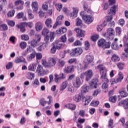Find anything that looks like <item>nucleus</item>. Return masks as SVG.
<instances>
[{"instance_id":"1","label":"nucleus","mask_w":128,"mask_h":128,"mask_svg":"<svg viewBox=\"0 0 128 128\" xmlns=\"http://www.w3.org/2000/svg\"><path fill=\"white\" fill-rule=\"evenodd\" d=\"M98 68L101 74V80L108 82V79L106 78V72H108V70H106V67L103 66L102 65H99L98 66Z\"/></svg>"},{"instance_id":"2","label":"nucleus","mask_w":128,"mask_h":128,"mask_svg":"<svg viewBox=\"0 0 128 128\" xmlns=\"http://www.w3.org/2000/svg\"><path fill=\"white\" fill-rule=\"evenodd\" d=\"M116 10H118V6L114 5L112 7H111L110 10H108V14H111V16H107V22L109 23L110 22H112V16L116 14Z\"/></svg>"},{"instance_id":"3","label":"nucleus","mask_w":128,"mask_h":128,"mask_svg":"<svg viewBox=\"0 0 128 128\" xmlns=\"http://www.w3.org/2000/svg\"><path fill=\"white\" fill-rule=\"evenodd\" d=\"M114 30L112 28H108L107 32L104 34V36L106 38V40H114Z\"/></svg>"},{"instance_id":"4","label":"nucleus","mask_w":128,"mask_h":128,"mask_svg":"<svg viewBox=\"0 0 128 128\" xmlns=\"http://www.w3.org/2000/svg\"><path fill=\"white\" fill-rule=\"evenodd\" d=\"M98 46L102 48L104 50L110 48V42H106V40L104 39H101L98 41Z\"/></svg>"},{"instance_id":"5","label":"nucleus","mask_w":128,"mask_h":128,"mask_svg":"<svg viewBox=\"0 0 128 128\" xmlns=\"http://www.w3.org/2000/svg\"><path fill=\"white\" fill-rule=\"evenodd\" d=\"M82 54V49L80 48H75L72 50L70 55L72 56H78Z\"/></svg>"},{"instance_id":"6","label":"nucleus","mask_w":128,"mask_h":128,"mask_svg":"<svg viewBox=\"0 0 128 128\" xmlns=\"http://www.w3.org/2000/svg\"><path fill=\"white\" fill-rule=\"evenodd\" d=\"M36 72L38 74L39 76H44L45 74H46V71L44 69V68L42 65H38Z\"/></svg>"},{"instance_id":"7","label":"nucleus","mask_w":128,"mask_h":128,"mask_svg":"<svg viewBox=\"0 0 128 128\" xmlns=\"http://www.w3.org/2000/svg\"><path fill=\"white\" fill-rule=\"evenodd\" d=\"M54 76V82L56 84H58V82H60L62 80H66V74L64 73H61L59 74H55Z\"/></svg>"},{"instance_id":"8","label":"nucleus","mask_w":128,"mask_h":128,"mask_svg":"<svg viewBox=\"0 0 128 128\" xmlns=\"http://www.w3.org/2000/svg\"><path fill=\"white\" fill-rule=\"evenodd\" d=\"M54 32H50V36H45L44 38V40L45 42V44H50V42H54Z\"/></svg>"},{"instance_id":"9","label":"nucleus","mask_w":128,"mask_h":128,"mask_svg":"<svg viewBox=\"0 0 128 128\" xmlns=\"http://www.w3.org/2000/svg\"><path fill=\"white\" fill-rule=\"evenodd\" d=\"M118 78L116 79H114L112 80V82H111V84H118V82H121L122 80H124V74H122V72H120L118 74Z\"/></svg>"},{"instance_id":"10","label":"nucleus","mask_w":128,"mask_h":128,"mask_svg":"<svg viewBox=\"0 0 128 128\" xmlns=\"http://www.w3.org/2000/svg\"><path fill=\"white\" fill-rule=\"evenodd\" d=\"M82 18L84 20V22H86V24H92L94 20L92 17L88 15H83Z\"/></svg>"},{"instance_id":"11","label":"nucleus","mask_w":128,"mask_h":128,"mask_svg":"<svg viewBox=\"0 0 128 128\" xmlns=\"http://www.w3.org/2000/svg\"><path fill=\"white\" fill-rule=\"evenodd\" d=\"M72 84L74 88H78L82 84V81L80 77H76L74 80H72Z\"/></svg>"},{"instance_id":"12","label":"nucleus","mask_w":128,"mask_h":128,"mask_svg":"<svg viewBox=\"0 0 128 128\" xmlns=\"http://www.w3.org/2000/svg\"><path fill=\"white\" fill-rule=\"evenodd\" d=\"M57 50H62L64 48V44H62L60 41L56 40L52 44Z\"/></svg>"},{"instance_id":"13","label":"nucleus","mask_w":128,"mask_h":128,"mask_svg":"<svg viewBox=\"0 0 128 128\" xmlns=\"http://www.w3.org/2000/svg\"><path fill=\"white\" fill-rule=\"evenodd\" d=\"M86 74V81L88 82L94 76V72H92V70H90L85 72Z\"/></svg>"},{"instance_id":"14","label":"nucleus","mask_w":128,"mask_h":128,"mask_svg":"<svg viewBox=\"0 0 128 128\" xmlns=\"http://www.w3.org/2000/svg\"><path fill=\"white\" fill-rule=\"evenodd\" d=\"M74 30L77 34L76 36L78 38H84V35L86 34V32L84 30L78 28H75Z\"/></svg>"},{"instance_id":"15","label":"nucleus","mask_w":128,"mask_h":128,"mask_svg":"<svg viewBox=\"0 0 128 128\" xmlns=\"http://www.w3.org/2000/svg\"><path fill=\"white\" fill-rule=\"evenodd\" d=\"M118 106H122L124 110H128V98H126L120 102L118 103Z\"/></svg>"},{"instance_id":"16","label":"nucleus","mask_w":128,"mask_h":128,"mask_svg":"<svg viewBox=\"0 0 128 128\" xmlns=\"http://www.w3.org/2000/svg\"><path fill=\"white\" fill-rule=\"evenodd\" d=\"M48 62L49 64V68H52V66H56V61L54 58H50Z\"/></svg>"},{"instance_id":"17","label":"nucleus","mask_w":128,"mask_h":128,"mask_svg":"<svg viewBox=\"0 0 128 128\" xmlns=\"http://www.w3.org/2000/svg\"><path fill=\"white\" fill-rule=\"evenodd\" d=\"M14 5L18 6H20L18 7V10H22L24 8V1L22 0H17L14 2Z\"/></svg>"},{"instance_id":"18","label":"nucleus","mask_w":128,"mask_h":128,"mask_svg":"<svg viewBox=\"0 0 128 128\" xmlns=\"http://www.w3.org/2000/svg\"><path fill=\"white\" fill-rule=\"evenodd\" d=\"M98 82V80L97 79L92 80L90 83V88H96Z\"/></svg>"},{"instance_id":"19","label":"nucleus","mask_w":128,"mask_h":128,"mask_svg":"<svg viewBox=\"0 0 128 128\" xmlns=\"http://www.w3.org/2000/svg\"><path fill=\"white\" fill-rule=\"evenodd\" d=\"M73 12L71 13L70 16L72 18H76L77 14L78 12V8L76 7H74L72 8Z\"/></svg>"},{"instance_id":"20","label":"nucleus","mask_w":128,"mask_h":128,"mask_svg":"<svg viewBox=\"0 0 128 128\" xmlns=\"http://www.w3.org/2000/svg\"><path fill=\"white\" fill-rule=\"evenodd\" d=\"M74 66H68L64 68V72L66 74H70V72H74Z\"/></svg>"},{"instance_id":"21","label":"nucleus","mask_w":128,"mask_h":128,"mask_svg":"<svg viewBox=\"0 0 128 128\" xmlns=\"http://www.w3.org/2000/svg\"><path fill=\"white\" fill-rule=\"evenodd\" d=\"M57 64L59 68H64L66 66V61L62 58L58 59Z\"/></svg>"},{"instance_id":"22","label":"nucleus","mask_w":128,"mask_h":128,"mask_svg":"<svg viewBox=\"0 0 128 128\" xmlns=\"http://www.w3.org/2000/svg\"><path fill=\"white\" fill-rule=\"evenodd\" d=\"M15 62L16 64H20V62H24V64L26 63V59L22 56L17 57L15 60Z\"/></svg>"},{"instance_id":"23","label":"nucleus","mask_w":128,"mask_h":128,"mask_svg":"<svg viewBox=\"0 0 128 128\" xmlns=\"http://www.w3.org/2000/svg\"><path fill=\"white\" fill-rule=\"evenodd\" d=\"M111 60L114 62H120V56L114 54L111 57Z\"/></svg>"},{"instance_id":"24","label":"nucleus","mask_w":128,"mask_h":128,"mask_svg":"<svg viewBox=\"0 0 128 128\" xmlns=\"http://www.w3.org/2000/svg\"><path fill=\"white\" fill-rule=\"evenodd\" d=\"M32 6L33 9V12H38V2H33L32 4Z\"/></svg>"},{"instance_id":"25","label":"nucleus","mask_w":128,"mask_h":128,"mask_svg":"<svg viewBox=\"0 0 128 128\" xmlns=\"http://www.w3.org/2000/svg\"><path fill=\"white\" fill-rule=\"evenodd\" d=\"M35 28L37 32H40L42 30V24L40 22H37L36 24Z\"/></svg>"},{"instance_id":"26","label":"nucleus","mask_w":128,"mask_h":128,"mask_svg":"<svg viewBox=\"0 0 128 128\" xmlns=\"http://www.w3.org/2000/svg\"><path fill=\"white\" fill-rule=\"evenodd\" d=\"M118 92L122 98H126L128 96V93L126 90H119Z\"/></svg>"},{"instance_id":"27","label":"nucleus","mask_w":128,"mask_h":128,"mask_svg":"<svg viewBox=\"0 0 128 128\" xmlns=\"http://www.w3.org/2000/svg\"><path fill=\"white\" fill-rule=\"evenodd\" d=\"M66 86H68V81H64L60 86V92H62L63 90H64L66 88Z\"/></svg>"},{"instance_id":"28","label":"nucleus","mask_w":128,"mask_h":128,"mask_svg":"<svg viewBox=\"0 0 128 128\" xmlns=\"http://www.w3.org/2000/svg\"><path fill=\"white\" fill-rule=\"evenodd\" d=\"M45 24L48 28H52V18H48L46 19Z\"/></svg>"},{"instance_id":"29","label":"nucleus","mask_w":128,"mask_h":128,"mask_svg":"<svg viewBox=\"0 0 128 128\" xmlns=\"http://www.w3.org/2000/svg\"><path fill=\"white\" fill-rule=\"evenodd\" d=\"M36 68V64H33L28 66V70L31 72H34Z\"/></svg>"},{"instance_id":"30","label":"nucleus","mask_w":128,"mask_h":128,"mask_svg":"<svg viewBox=\"0 0 128 128\" xmlns=\"http://www.w3.org/2000/svg\"><path fill=\"white\" fill-rule=\"evenodd\" d=\"M86 58L88 64H90L94 61V56H92L87 55Z\"/></svg>"},{"instance_id":"31","label":"nucleus","mask_w":128,"mask_h":128,"mask_svg":"<svg viewBox=\"0 0 128 128\" xmlns=\"http://www.w3.org/2000/svg\"><path fill=\"white\" fill-rule=\"evenodd\" d=\"M82 88V92H84L86 94V92H88V90H90V86L85 85Z\"/></svg>"},{"instance_id":"32","label":"nucleus","mask_w":128,"mask_h":128,"mask_svg":"<svg viewBox=\"0 0 128 128\" xmlns=\"http://www.w3.org/2000/svg\"><path fill=\"white\" fill-rule=\"evenodd\" d=\"M14 14H16V10H12L8 12L7 16L8 18H12L14 16Z\"/></svg>"},{"instance_id":"33","label":"nucleus","mask_w":128,"mask_h":128,"mask_svg":"<svg viewBox=\"0 0 128 128\" xmlns=\"http://www.w3.org/2000/svg\"><path fill=\"white\" fill-rule=\"evenodd\" d=\"M68 30V29L66 28H60L58 30V32L60 34H66Z\"/></svg>"},{"instance_id":"34","label":"nucleus","mask_w":128,"mask_h":128,"mask_svg":"<svg viewBox=\"0 0 128 128\" xmlns=\"http://www.w3.org/2000/svg\"><path fill=\"white\" fill-rule=\"evenodd\" d=\"M62 20H64V16H60L57 18L56 22L58 23V24H62Z\"/></svg>"},{"instance_id":"35","label":"nucleus","mask_w":128,"mask_h":128,"mask_svg":"<svg viewBox=\"0 0 128 128\" xmlns=\"http://www.w3.org/2000/svg\"><path fill=\"white\" fill-rule=\"evenodd\" d=\"M112 50H118V48H120V47H118V43H116V42H114L112 44Z\"/></svg>"},{"instance_id":"36","label":"nucleus","mask_w":128,"mask_h":128,"mask_svg":"<svg viewBox=\"0 0 128 128\" xmlns=\"http://www.w3.org/2000/svg\"><path fill=\"white\" fill-rule=\"evenodd\" d=\"M100 104V101L98 100H93L90 103L92 106H98Z\"/></svg>"},{"instance_id":"37","label":"nucleus","mask_w":128,"mask_h":128,"mask_svg":"<svg viewBox=\"0 0 128 128\" xmlns=\"http://www.w3.org/2000/svg\"><path fill=\"white\" fill-rule=\"evenodd\" d=\"M16 26L17 28H20L21 32H26V28H24V26L22 24L18 25Z\"/></svg>"},{"instance_id":"38","label":"nucleus","mask_w":128,"mask_h":128,"mask_svg":"<svg viewBox=\"0 0 128 128\" xmlns=\"http://www.w3.org/2000/svg\"><path fill=\"white\" fill-rule=\"evenodd\" d=\"M92 100V97L90 96H87V99L85 100V104H84V106H88Z\"/></svg>"},{"instance_id":"39","label":"nucleus","mask_w":128,"mask_h":128,"mask_svg":"<svg viewBox=\"0 0 128 128\" xmlns=\"http://www.w3.org/2000/svg\"><path fill=\"white\" fill-rule=\"evenodd\" d=\"M104 22H104V24H100L97 27L98 32H102V29L104 28V26H106V24H104Z\"/></svg>"},{"instance_id":"40","label":"nucleus","mask_w":128,"mask_h":128,"mask_svg":"<svg viewBox=\"0 0 128 128\" xmlns=\"http://www.w3.org/2000/svg\"><path fill=\"white\" fill-rule=\"evenodd\" d=\"M36 58V53L34 52V53L31 54H30V56H29L28 57V60L29 62H30V60H32V58Z\"/></svg>"},{"instance_id":"41","label":"nucleus","mask_w":128,"mask_h":128,"mask_svg":"<svg viewBox=\"0 0 128 128\" xmlns=\"http://www.w3.org/2000/svg\"><path fill=\"white\" fill-rule=\"evenodd\" d=\"M117 66L119 70H124V63L118 62L117 64Z\"/></svg>"},{"instance_id":"42","label":"nucleus","mask_w":128,"mask_h":128,"mask_svg":"<svg viewBox=\"0 0 128 128\" xmlns=\"http://www.w3.org/2000/svg\"><path fill=\"white\" fill-rule=\"evenodd\" d=\"M50 32V30L46 28H44L42 31V36H48V34Z\"/></svg>"},{"instance_id":"43","label":"nucleus","mask_w":128,"mask_h":128,"mask_svg":"<svg viewBox=\"0 0 128 128\" xmlns=\"http://www.w3.org/2000/svg\"><path fill=\"white\" fill-rule=\"evenodd\" d=\"M42 64L44 66V68H50V66L48 64V62H46V60H42Z\"/></svg>"},{"instance_id":"44","label":"nucleus","mask_w":128,"mask_h":128,"mask_svg":"<svg viewBox=\"0 0 128 128\" xmlns=\"http://www.w3.org/2000/svg\"><path fill=\"white\" fill-rule=\"evenodd\" d=\"M35 38L37 42H40V40H42V36L40 34H36L35 36Z\"/></svg>"},{"instance_id":"45","label":"nucleus","mask_w":128,"mask_h":128,"mask_svg":"<svg viewBox=\"0 0 128 128\" xmlns=\"http://www.w3.org/2000/svg\"><path fill=\"white\" fill-rule=\"evenodd\" d=\"M0 29L1 30H8V26L6 24H2L0 26Z\"/></svg>"},{"instance_id":"46","label":"nucleus","mask_w":128,"mask_h":128,"mask_svg":"<svg viewBox=\"0 0 128 128\" xmlns=\"http://www.w3.org/2000/svg\"><path fill=\"white\" fill-rule=\"evenodd\" d=\"M23 16H24V12H20L17 14L16 18L18 20H20V18H22Z\"/></svg>"},{"instance_id":"47","label":"nucleus","mask_w":128,"mask_h":128,"mask_svg":"<svg viewBox=\"0 0 128 128\" xmlns=\"http://www.w3.org/2000/svg\"><path fill=\"white\" fill-rule=\"evenodd\" d=\"M116 34L117 36H120L122 34V28L120 27H116Z\"/></svg>"},{"instance_id":"48","label":"nucleus","mask_w":128,"mask_h":128,"mask_svg":"<svg viewBox=\"0 0 128 128\" xmlns=\"http://www.w3.org/2000/svg\"><path fill=\"white\" fill-rule=\"evenodd\" d=\"M68 108L72 110H76V104H69L68 105Z\"/></svg>"},{"instance_id":"49","label":"nucleus","mask_w":128,"mask_h":128,"mask_svg":"<svg viewBox=\"0 0 128 128\" xmlns=\"http://www.w3.org/2000/svg\"><path fill=\"white\" fill-rule=\"evenodd\" d=\"M104 83L102 84V88H104V90H106V88H108V82H106V81L102 80Z\"/></svg>"},{"instance_id":"50","label":"nucleus","mask_w":128,"mask_h":128,"mask_svg":"<svg viewBox=\"0 0 128 128\" xmlns=\"http://www.w3.org/2000/svg\"><path fill=\"white\" fill-rule=\"evenodd\" d=\"M21 38L23 40H30V38L28 37V36L24 35V34L21 36Z\"/></svg>"},{"instance_id":"51","label":"nucleus","mask_w":128,"mask_h":128,"mask_svg":"<svg viewBox=\"0 0 128 128\" xmlns=\"http://www.w3.org/2000/svg\"><path fill=\"white\" fill-rule=\"evenodd\" d=\"M31 46L33 48H36L38 46V42L36 40H32L31 42Z\"/></svg>"},{"instance_id":"52","label":"nucleus","mask_w":128,"mask_h":128,"mask_svg":"<svg viewBox=\"0 0 128 128\" xmlns=\"http://www.w3.org/2000/svg\"><path fill=\"white\" fill-rule=\"evenodd\" d=\"M20 47L22 50H24L26 48V42H22L20 44Z\"/></svg>"},{"instance_id":"53","label":"nucleus","mask_w":128,"mask_h":128,"mask_svg":"<svg viewBox=\"0 0 128 128\" xmlns=\"http://www.w3.org/2000/svg\"><path fill=\"white\" fill-rule=\"evenodd\" d=\"M108 128H114V120L112 119L110 120L108 122Z\"/></svg>"},{"instance_id":"54","label":"nucleus","mask_w":128,"mask_h":128,"mask_svg":"<svg viewBox=\"0 0 128 128\" xmlns=\"http://www.w3.org/2000/svg\"><path fill=\"white\" fill-rule=\"evenodd\" d=\"M84 8L85 12H86L88 14H92V10L90 8L86 6V5H84Z\"/></svg>"},{"instance_id":"55","label":"nucleus","mask_w":128,"mask_h":128,"mask_svg":"<svg viewBox=\"0 0 128 128\" xmlns=\"http://www.w3.org/2000/svg\"><path fill=\"white\" fill-rule=\"evenodd\" d=\"M98 35L96 34L92 36V42H96L98 40Z\"/></svg>"},{"instance_id":"56","label":"nucleus","mask_w":128,"mask_h":128,"mask_svg":"<svg viewBox=\"0 0 128 128\" xmlns=\"http://www.w3.org/2000/svg\"><path fill=\"white\" fill-rule=\"evenodd\" d=\"M109 100L112 102H116V96L110 97Z\"/></svg>"},{"instance_id":"57","label":"nucleus","mask_w":128,"mask_h":128,"mask_svg":"<svg viewBox=\"0 0 128 128\" xmlns=\"http://www.w3.org/2000/svg\"><path fill=\"white\" fill-rule=\"evenodd\" d=\"M74 44L75 46H82V42H80V40H77L74 42Z\"/></svg>"},{"instance_id":"58","label":"nucleus","mask_w":128,"mask_h":128,"mask_svg":"<svg viewBox=\"0 0 128 128\" xmlns=\"http://www.w3.org/2000/svg\"><path fill=\"white\" fill-rule=\"evenodd\" d=\"M82 21L80 18H78L76 20V25L80 26L82 24Z\"/></svg>"},{"instance_id":"59","label":"nucleus","mask_w":128,"mask_h":128,"mask_svg":"<svg viewBox=\"0 0 128 128\" xmlns=\"http://www.w3.org/2000/svg\"><path fill=\"white\" fill-rule=\"evenodd\" d=\"M75 101L76 102H80V100H82V94H79L78 96L75 98Z\"/></svg>"},{"instance_id":"60","label":"nucleus","mask_w":128,"mask_h":128,"mask_svg":"<svg viewBox=\"0 0 128 128\" xmlns=\"http://www.w3.org/2000/svg\"><path fill=\"white\" fill-rule=\"evenodd\" d=\"M40 104L42 106H44L48 104V102L45 101L44 99L42 98L40 100Z\"/></svg>"},{"instance_id":"61","label":"nucleus","mask_w":128,"mask_h":128,"mask_svg":"<svg viewBox=\"0 0 128 128\" xmlns=\"http://www.w3.org/2000/svg\"><path fill=\"white\" fill-rule=\"evenodd\" d=\"M56 8L58 12H60L62 8V4H56Z\"/></svg>"},{"instance_id":"62","label":"nucleus","mask_w":128,"mask_h":128,"mask_svg":"<svg viewBox=\"0 0 128 128\" xmlns=\"http://www.w3.org/2000/svg\"><path fill=\"white\" fill-rule=\"evenodd\" d=\"M56 50H58L54 46H52V47L50 49L51 54H56Z\"/></svg>"},{"instance_id":"63","label":"nucleus","mask_w":128,"mask_h":128,"mask_svg":"<svg viewBox=\"0 0 128 128\" xmlns=\"http://www.w3.org/2000/svg\"><path fill=\"white\" fill-rule=\"evenodd\" d=\"M100 93V90H96L94 91L92 96H98V94Z\"/></svg>"},{"instance_id":"64","label":"nucleus","mask_w":128,"mask_h":128,"mask_svg":"<svg viewBox=\"0 0 128 128\" xmlns=\"http://www.w3.org/2000/svg\"><path fill=\"white\" fill-rule=\"evenodd\" d=\"M12 68V62H10L7 64L6 66V68L7 70H10V68Z\"/></svg>"}]
</instances>
